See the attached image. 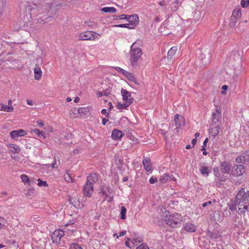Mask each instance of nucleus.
Masks as SVG:
<instances>
[{
  "instance_id": "1",
  "label": "nucleus",
  "mask_w": 249,
  "mask_h": 249,
  "mask_svg": "<svg viewBox=\"0 0 249 249\" xmlns=\"http://www.w3.org/2000/svg\"><path fill=\"white\" fill-rule=\"evenodd\" d=\"M231 168L230 163L226 161L221 162L219 168L218 167L213 168V173L218 179L221 181H225L227 178V176H225V174H228Z\"/></svg>"
},
{
  "instance_id": "2",
  "label": "nucleus",
  "mask_w": 249,
  "mask_h": 249,
  "mask_svg": "<svg viewBox=\"0 0 249 249\" xmlns=\"http://www.w3.org/2000/svg\"><path fill=\"white\" fill-rule=\"evenodd\" d=\"M121 93L124 102H118L117 107L119 109H126L133 103L134 98L132 97V93L125 89H122Z\"/></svg>"
},
{
  "instance_id": "3",
  "label": "nucleus",
  "mask_w": 249,
  "mask_h": 249,
  "mask_svg": "<svg viewBox=\"0 0 249 249\" xmlns=\"http://www.w3.org/2000/svg\"><path fill=\"white\" fill-rule=\"evenodd\" d=\"M101 35L97 32L86 30L81 32L78 35V39L82 41H93L100 38Z\"/></svg>"
},
{
  "instance_id": "4",
  "label": "nucleus",
  "mask_w": 249,
  "mask_h": 249,
  "mask_svg": "<svg viewBox=\"0 0 249 249\" xmlns=\"http://www.w3.org/2000/svg\"><path fill=\"white\" fill-rule=\"evenodd\" d=\"M130 54L131 63L134 65L141 58L142 54V49L138 47L136 43H134L131 46Z\"/></svg>"
},
{
  "instance_id": "5",
  "label": "nucleus",
  "mask_w": 249,
  "mask_h": 249,
  "mask_svg": "<svg viewBox=\"0 0 249 249\" xmlns=\"http://www.w3.org/2000/svg\"><path fill=\"white\" fill-rule=\"evenodd\" d=\"M164 220L167 225L172 226L173 227H177L182 221L180 214L178 213L169 214L168 212L166 213Z\"/></svg>"
},
{
  "instance_id": "6",
  "label": "nucleus",
  "mask_w": 249,
  "mask_h": 249,
  "mask_svg": "<svg viewBox=\"0 0 249 249\" xmlns=\"http://www.w3.org/2000/svg\"><path fill=\"white\" fill-rule=\"evenodd\" d=\"M235 201L241 204L249 203V191L245 192V188L241 189L235 197Z\"/></svg>"
},
{
  "instance_id": "7",
  "label": "nucleus",
  "mask_w": 249,
  "mask_h": 249,
  "mask_svg": "<svg viewBox=\"0 0 249 249\" xmlns=\"http://www.w3.org/2000/svg\"><path fill=\"white\" fill-rule=\"evenodd\" d=\"M64 231L62 230L58 229L55 230L52 235L53 243L56 245L63 246V245H61V239L64 236Z\"/></svg>"
},
{
  "instance_id": "8",
  "label": "nucleus",
  "mask_w": 249,
  "mask_h": 249,
  "mask_svg": "<svg viewBox=\"0 0 249 249\" xmlns=\"http://www.w3.org/2000/svg\"><path fill=\"white\" fill-rule=\"evenodd\" d=\"M246 172V169L243 165H234L231 169V174L234 177H239Z\"/></svg>"
},
{
  "instance_id": "9",
  "label": "nucleus",
  "mask_w": 249,
  "mask_h": 249,
  "mask_svg": "<svg viewBox=\"0 0 249 249\" xmlns=\"http://www.w3.org/2000/svg\"><path fill=\"white\" fill-rule=\"evenodd\" d=\"M221 120V111L219 109L216 108L213 112L212 116L211 125L219 124Z\"/></svg>"
},
{
  "instance_id": "10",
  "label": "nucleus",
  "mask_w": 249,
  "mask_h": 249,
  "mask_svg": "<svg viewBox=\"0 0 249 249\" xmlns=\"http://www.w3.org/2000/svg\"><path fill=\"white\" fill-rule=\"evenodd\" d=\"M27 134L26 131L22 129H19L11 131L10 132V136L12 139L16 140L18 137L25 136Z\"/></svg>"
},
{
  "instance_id": "11",
  "label": "nucleus",
  "mask_w": 249,
  "mask_h": 249,
  "mask_svg": "<svg viewBox=\"0 0 249 249\" xmlns=\"http://www.w3.org/2000/svg\"><path fill=\"white\" fill-rule=\"evenodd\" d=\"M83 191L85 196L90 197L94 191L93 186L86 183L83 186Z\"/></svg>"
},
{
  "instance_id": "12",
  "label": "nucleus",
  "mask_w": 249,
  "mask_h": 249,
  "mask_svg": "<svg viewBox=\"0 0 249 249\" xmlns=\"http://www.w3.org/2000/svg\"><path fill=\"white\" fill-rule=\"evenodd\" d=\"M74 223L73 221H70L69 223L64 225L63 230H62L64 231V233L70 234L76 231V228L73 225Z\"/></svg>"
},
{
  "instance_id": "13",
  "label": "nucleus",
  "mask_w": 249,
  "mask_h": 249,
  "mask_svg": "<svg viewBox=\"0 0 249 249\" xmlns=\"http://www.w3.org/2000/svg\"><path fill=\"white\" fill-rule=\"evenodd\" d=\"M38 12L39 18H40L41 21L46 22L47 21H46V20L50 17L48 15V9L46 8L42 7L39 8Z\"/></svg>"
},
{
  "instance_id": "14",
  "label": "nucleus",
  "mask_w": 249,
  "mask_h": 249,
  "mask_svg": "<svg viewBox=\"0 0 249 249\" xmlns=\"http://www.w3.org/2000/svg\"><path fill=\"white\" fill-rule=\"evenodd\" d=\"M238 206V213L240 214H245L246 213L249 212V203H243L241 204L239 203H236Z\"/></svg>"
},
{
  "instance_id": "15",
  "label": "nucleus",
  "mask_w": 249,
  "mask_h": 249,
  "mask_svg": "<svg viewBox=\"0 0 249 249\" xmlns=\"http://www.w3.org/2000/svg\"><path fill=\"white\" fill-rule=\"evenodd\" d=\"M98 179V176L97 173L92 172L89 174L87 178V183H89V185L93 186Z\"/></svg>"
},
{
  "instance_id": "16",
  "label": "nucleus",
  "mask_w": 249,
  "mask_h": 249,
  "mask_svg": "<svg viewBox=\"0 0 249 249\" xmlns=\"http://www.w3.org/2000/svg\"><path fill=\"white\" fill-rule=\"evenodd\" d=\"M174 122L175 123L177 129L184 126L185 124V121L184 119L178 114L175 115L174 117Z\"/></svg>"
},
{
  "instance_id": "17",
  "label": "nucleus",
  "mask_w": 249,
  "mask_h": 249,
  "mask_svg": "<svg viewBox=\"0 0 249 249\" xmlns=\"http://www.w3.org/2000/svg\"><path fill=\"white\" fill-rule=\"evenodd\" d=\"M220 129V127L219 124H214V125H211L209 129V133L212 137H215L219 134Z\"/></svg>"
},
{
  "instance_id": "18",
  "label": "nucleus",
  "mask_w": 249,
  "mask_h": 249,
  "mask_svg": "<svg viewBox=\"0 0 249 249\" xmlns=\"http://www.w3.org/2000/svg\"><path fill=\"white\" fill-rule=\"evenodd\" d=\"M6 146L8 148L9 152L13 154L19 153L21 152L20 147L17 144L9 143L6 144Z\"/></svg>"
},
{
  "instance_id": "19",
  "label": "nucleus",
  "mask_w": 249,
  "mask_h": 249,
  "mask_svg": "<svg viewBox=\"0 0 249 249\" xmlns=\"http://www.w3.org/2000/svg\"><path fill=\"white\" fill-rule=\"evenodd\" d=\"M178 48L177 46L172 47L168 52L167 59L170 60L174 61V58L176 56Z\"/></svg>"
},
{
  "instance_id": "20",
  "label": "nucleus",
  "mask_w": 249,
  "mask_h": 249,
  "mask_svg": "<svg viewBox=\"0 0 249 249\" xmlns=\"http://www.w3.org/2000/svg\"><path fill=\"white\" fill-rule=\"evenodd\" d=\"M127 21H128V22L130 23V24L133 26V27L134 28L135 26H136L139 22V17L136 14H134L131 16H129L127 19Z\"/></svg>"
},
{
  "instance_id": "21",
  "label": "nucleus",
  "mask_w": 249,
  "mask_h": 249,
  "mask_svg": "<svg viewBox=\"0 0 249 249\" xmlns=\"http://www.w3.org/2000/svg\"><path fill=\"white\" fill-rule=\"evenodd\" d=\"M86 109L84 107H80L78 109L74 108L72 109V113L74 114V117L78 118L79 117H82L85 114V112Z\"/></svg>"
},
{
  "instance_id": "22",
  "label": "nucleus",
  "mask_w": 249,
  "mask_h": 249,
  "mask_svg": "<svg viewBox=\"0 0 249 249\" xmlns=\"http://www.w3.org/2000/svg\"><path fill=\"white\" fill-rule=\"evenodd\" d=\"M124 135V134H123V132L117 129H115L113 130L112 132L111 138L114 140L118 141L120 140Z\"/></svg>"
},
{
  "instance_id": "23",
  "label": "nucleus",
  "mask_w": 249,
  "mask_h": 249,
  "mask_svg": "<svg viewBox=\"0 0 249 249\" xmlns=\"http://www.w3.org/2000/svg\"><path fill=\"white\" fill-rule=\"evenodd\" d=\"M241 9L240 7L238 6L234 7L231 17L239 20L241 17Z\"/></svg>"
},
{
  "instance_id": "24",
  "label": "nucleus",
  "mask_w": 249,
  "mask_h": 249,
  "mask_svg": "<svg viewBox=\"0 0 249 249\" xmlns=\"http://www.w3.org/2000/svg\"><path fill=\"white\" fill-rule=\"evenodd\" d=\"M142 164L144 166V169L147 172H149L152 169V164L151 160L148 158H145L142 160Z\"/></svg>"
},
{
  "instance_id": "25",
  "label": "nucleus",
  "mask_w": 249,
  "mask_h": 249,
  "mask_svg": "<svg viewBox=\"0 0 249 249\" xmlns=\"http://www.w3.org/2000/svg\"><path fill=\"white\" fill-rule=\"evenodd\" d=\"M34 78L36 80L39 81L41 79L42 71L40 68L37 65L34 69Z\"/></svg>"
},
{
  "instance_id": "26",
  "label": "nucleus",
  "mask_w": 249,
  "mask_h": 249,
  "mask_svg": "<svg viewBox=\"0 0 249 249\" xmlns=\"http://www.w3.org/2000/svg\"><path fill=\"white\" fill-rule=\"evenodd\" d=\"M199 170L201 175L205 177H208L210 172L209 167L205 165L202 166Z\"/></svg>"
},
{
  "instance_id": "27",
  "label": "nucleus",
  "mask_w": 249,
  "mask_h": 249,
  "mask_svg": "<svg viewBox=\"0 0 249 249\" xmlns=\"http://www.w3.org/2000/svg\"><path fill=\"white\" fill-rule=\"evenodd\" d=\"M184 230L188 232H194L196 230V226L192 223H187L184 226Z\"/></svg>"
},
{
  "instance_id": "28",
  "label": "nucleus",
  "mask_w": 249,
  "mask_h": 249,
  "mask_svg": "<svg viewBox=\"0 0 249 249\" xmlns=\"http://www.w3.org/2000/svg\"><path fill=\"white\" fill-rule=\"evenodd\" d=\"M111 93V90L109 89H106L103 91H97L96 92L97 96L100 98L103 96H107Z\"/></svg>"
},
{
  "instance_id": "29",
  "label": "nucleus",
  "mask_w": 249,
  "mask_h": 249,
  "mask_svg": "<svg viewBox=\"0 0 249 249\" xmlns=\"http://www.w3.org/2000/svg\"><path fill=\"white\" fill-rule=\"evenodd\" d=\"M171 178V176L167 174H164L161 175L160 178V182L163 184L166 183L168 180Z\"/></svg>"
},
{
  "instance_id": "30",
  "label": "nucleus",
  "mask_w": 249,
  "mask_h": 249,
  "mask_svg": "<svg viewBox=\"0 0 249 249\" xmlns=\"http://www.w3.org/2000/svg\"><path fill=\"white\" fill-rule=\"evenodd\" d=\"M0 111L7 112H12V108L11 107H9L6 105L3 104L2 103H0Z\"/></svg>"
},
{
  "instance_id": "31",
  "label": "nucleus",
  "mask_w": 249,
  "mask_h": 249,
  "mask_svg": "<svg viewBox=\"0 0 249 249\" xmlns=\"http://www.w3.org/2000/svg\"><path fill=\"white\" fill-rule=\"evenodd\" d=\"M101 11L105 13H115L116 12L117 10L114 7H105L102 8Z\"/></svg>"
},
{
  "instance_id": "32",
  "label": "nucleus",
  "mask_w": 249,
  "mask_h": 249,
  "mask_svg": "<svg viewBox=\"0 0 249 249\" xmlns=\"http://www.w3.org/2000/svg\"><path fill=\"white\" fill-rule=\"evenodd\" d=\"M238 19L236 18H233L231 17L230 22L229 24L230 28L231 29L235 28L236 26V25L238 23Z\"/></svg>"
},
{
  "instance_id": "33",
  "label": "nucleus",
  "mask_w": 249,
  "mask_h": 249,
  "mask_svg": "<svg viewBox=\"0 0 249 249\" xmlns=\"http://www.w3.org/2000/svg\"><path fill=\"white\" fill-rule=\"evenodd\" d=\"M33 131L36 133L38 137H42L43 139H45L46 138L45 133L38 129H35Z\"/></svg>"
},
{
  "instance_id": "34",
  "label": "nucleus",
  "mask_w": 249,
  "mask_h": 249,
  "mask_svg": "<svg viewBox=\"0 0 249 249\" xmlns=\"http://www.w3.org/2000/svg\"><path fill=\"white\" fill-rule=\"evenodd\" d=\"M126 209L124 206L121 207V219H125L126 218Z\"/></svg>"
},
{
  "instance_id": "35",
  "label": "nucleus",
  "mask_w": 249,
  "mask_h": 249,
  "mask_svg": "<svg viewBox=\"0 0 249 249\" xmlns=\"http://www.w3.org/2000/svg\"><path fill=\"white\" fill-rule=\"evenodd\" d=\"M20 178L22 181L25 184H28L29 183V178L25 174H22L20 176Z\"/></svg>"
},
{
  "instance_id": "36",
  "label": "nucleus",
  "mask_w": 249,
  "mask_h": 249,
  "mask_svg": "<svg viewBox=\"0 0 249 249\" xmlns=\"http://www.w3.org/2000/svg\"><path fill=\"white\" fill-rule=\"evenodd\" d=\"M37 180L38 182L37 185L39 186H40V187H42V186L48 187V184L47 182V181H43L40 178H38Z\"/></svg>"
},
{
  "instance_id": "37",
  "label": "nucleus",
  "mask_w": 249,
  "mask_h": 249,
  "mask_svg": "<svg viewBox=\"0 0 249 249\" xmlns=\"http://www.w3.org/2000/svg\"><path fill=\"white\" fill-rule=\"evenodd\" d=\"M124 76L129 80L133 81L135 80L134 74L128 71H127Z\"/></svg>"
},
{
  "instance_id": "38",
  "label": "nucleus",
  "mask_w": 249,
  "mask_h": 249,
  "mask_svg": "<svg viewBox=\"0 0 249 249\" xmlns=\"http://www.w3.org/2000/svg\"><path fill=\"white\" fill-rule=\"evenodd\" d=\"M235 161L238 163H243L246 162L245 159L243 155L237 157L235 159Z\"/></svg>"
},
{
  "instance_id": "39",
  "label": "nucleus",
  "mask_w": 249,
  "mask_h": 249,
  "mask_svg": "<svg viewBox=\"0 0 249 249\" xmlns=\"http://www.w3.org/2000/svg\"><path fill=\"white\" fill-rule=\"evenodd\" d=\"M178 0H175L174 2H173L172 3V5L174 7L172 9V11L173 12H176L178 9Z\"/></svg>"
},
{
  "instance_id": "40",
  "label": "nucleus",
  "mask_w": 249,
  "mask_h": 249,
  "mask_svg": "<svg viewBox=\"0 0 249 249\" xmlns=\"http://www.w3.org/2000/svg\"><path fill=\"white\" fill-rule=\"evenodd\" d=\"M69 249H82V248L77 244L72 243L70 245Z\"/></svg>"
},
{
  "instance_id": "41",
  "label": "nucleus",
  "mask_w": 249,
  "mask_h": 249,
  "mask_svg": "<svg viewBox=\"0 0 249 249\" xmlns=\"http://www.w3.org/2000/svg\"><path fill=\"white\" fill-rule=\"evenodd\" d=\"M65 179L68 182H72L73 181L70 175L67 173L65 176Z\"/></svg>"
},
{
  "instance_id": "42",
  "label": "nucleus",
  "mask_w": 249,
  "mask_h": 249,
  "mask_svg": "<svg viewBox=\"0 0 249 249\" xmlns=\"http://www.w3.org/2000/svg\"><path fill=\"white\" fill-rule=\"evenodd\" d=\"M237 204L236 203H233L232 204H231L229 205V209L231 211H233L236 210L237 209Z\"/></svg>"
},
{
  "instance_id": "43",
  "label": "nucleus",
  "mask_w": 249,
  "mask_h": 249,
  "mask_svg": "<svg viewBox=\"0 0 249 249\" xmlns=\"http://www.w3.org/2000/svg\"><path fill=\"white\" fill-rule=\"evenodd\" d=\"M241 5L242 7H247L248 6H249V2L246 1V0H241Z\"/></svg>"
},
{
  "instance_id": "44",
  "label": "nucleus",
  "mask_w": 249,
  "mask_h": 249,
  "mask_svg": "<svg viewBox=\"0 0 249 249\" xmlns=\"http://www.w3.org/2000/svg\"><path fill=\"white\" fill-rule=\"evenodd\" d=\"M246 161L249 160V151H246L243 155Z\"/></svg>"
},
{
  "instance_id": "45",
  "label": "nucleus",
  "mask_w": 249,
  "mask_h": 249,
  "mask_svg": "<svg viewBox=\"0 0 249 249\" xmlns=\"http://www.w3.org/2000/svg\"><path fill=\"white\" fill-rule=\"evenodd\" d=\"M158 179L157 178H156V177H154L153 176H152V177L150 178L149 179V182L151 183V184H154L156 182H158Z\"/></svg>"
},
{
  "instance_id": "46",
  "label": "nucleus",
  "mask_w": 249,
  "mask_h": 249,
  "mask_svg": "<svg viewBox=\"0 0 249 249\" xmlns=\"http://www.w3.org/2000/svg\"><path fill=\"white\" fill-rule=\"evenodd\" d=\"M137 249H149V248L146 245L144 244H142L141 245L139 246L137 248Z\"/></svg>"
},
{
  "instance_id": "47",
  "label": "nucleus",
  "mask_w": 249,
  "mask_h": 249,
  "mask_svg": "<svg viewBox=\"0 0 249 249\" xmlns=\"http://www.w3.org/2000/svg\"><path fill=\"white\" fill-rule=\"evenodd\" d=\"M36 124L40 127H42L44 125V122L41 120H38L36 121Z\"/></svg>"
},
{
  "instance_id": "48",
  "label": "nucleus",
  "mask_w": 249,
  "mask_h": 249,
  "mask_svg": "<svg viewBox=\"0 0 249 249\" xmlns=\"http://www.w3.org/2000/svg\"><path fill=\"white\" fill-rule=\"evenodd\" d=\"M44 129L48 132H52L53 131V128L52 126L48 125L47 127L44 128Z\"/></svg>"
},
{
  "instance_id": "49",
  "label": "nucleus",
  "mask_w": 249,
  "mask_h": 249,
  "mask_svg": "<svg viewBox=\"0 0 249 249\" xmlns=\"http://www.w3.org/2000/svg\"><path fill=\"white\" fill-rule=\"evenodd\" d=\"M116 70H117L118 71L122 73L124 75H125V73L127 72V71L124 70V69H123L120 67H117Z\"/></svg>"
},
{
  "instance_id": "50",
  "label": "nucleus",
  "mask_w": 249,
  "mask_h": 249,
  "mask_svg": "<svg viewBox=\"0 0 249 249\" xmlns=\"http://www.w3.org/2000/svg\"><path fill=\"white\" fill-rule=\"evenodd\" d=\"M12 101L11 100H9L8 101V105L7 106H8L9 107H11L12 108V112L14 111V107H13V105H12Z\"/></svg>"
},
{
  "instance_id": "51",
  "label": "nucleus",
  "mask_w": 249,
  "mask_h": 249,
  "mask_svg": "<svg viewBox=\"0 0 249 249\" xmlns=\"http://www.w3.org/2000/svg\"><path fill=\"white\" fill-rule=\"evenodd\" d=\"M4 221V219L2 217L0 216V228H2L3 226Z\"/></svg>"
},
{
  "instance_id": "52",
  "label": "nucleus",
  "mask_w": 249,
  "mask_h": 249,
  "mask_svg": "<svg viewBox=\"0 0 249 249\" xmlns=\"http://www.w3.org/2000/svg\"><path fill=\"white\" fill-rule=\"evenodd\" d=\"M128 16H127L125 14H122L120 16V18L121 19H125L127 20Z\"/></svg>"
},
{
  "instance_id": "53",
  "label": "nucleus",
  "mask_w": 249,
  "mask_h": 249,
  "mask_svg": "<svg viewBox=\"0 0 249 249\" xmlns=\"http://www.w3.org/2000/svg\"><path fill=\"white\" fill-rule=\"evenodd\" d=\"M125 28H127L129 29H134L133 26H132L130 23H126L124 24Z\"/></svg>"
},
{
  "instance_id": "54",
  "label": "nucleus",
  "mask_w": 249,
  "mask_h": 249,
  "mask_svg": "<svg viewBox=\"0 0 249 249\" xmlns=\"http://www.w3.org/2000/svg\"><path fill=\"white\" fill-rule=\"evenodd\" d=\"M159 4L161 6H165L166 5V2L165 0H161V1H160L159 2Z\"/></svg>"
},
{
  "instance_id": "55",
  "label": "nucleus",
  "mask_w": 249,
  "mask_h": 249,
  "mask_svg": "<svg viewBox=\"0 0 249 249\" xmlns=\"http://www.w3.org/2000/svg\"><path fill=\"white\" fill-rule=\"evenodd\" d=\"M112 27L125 28V25H124V24H117V25H114L112 26Z\"/></svg>"
},
{
  "instance_id": "56",
  "label": "nucleus",
  "mask_w": 249,
  "mask_h": 249,
  "mask_svg": "<svg viewBox=\"0 0 249 249\" xmlns=\"http://www.w3.org/2000/svg\"><path fill=\"white\" fill-rule=\"evenodd\" d=\"M130 241V239L129 238H128L127 241H126L125 242V245L126 246V247H128L130 248H131V247L129 245V241Z\"/></svg>"
},
{
  "instance_id": "57",
  "label": "nucleus",
  "mask_w": 249,
  "mask_h": 249,
  "mask_svg": "<svg viewBox=\"0 0 249 249\" xmlns=\"http://www.w3.org/2000/svg\"><path fill=\"white\" fill-rule=\"evenodd\" d=\"M126 233V231H122L119 233V236L122 237L124 236Z\"/></svg>"
},
{
  "instance_id": "58",
  "label": "nucleus",
  "mask_w": 249,
  "mask_h": 249,
  "mask_svg": "<svg viewBox=\"0 0 249 249\" xmlns=\"http://www.w3.org/2000/svg\"><path fill=\"white\" fill-rule=\"evenodd\" d=\"M216 202V201L215 199H213V200L208 201L207 202V203L208 204V205H210L212 204H213V203H215Z\"/></svg>"
},
{
  "instance_id": "59",
  "label": "nucleus",
  "mask_w": 249,
  "mask_h": 249,
  "mask_svg": "<svg viewBox=\"0 0 249 249\" xmlns=\"http://www.w3.org/2000/svg\"><path fill=\"white\" fill-rule=\"evenodd\" d=\"M108 121V120L106 118H103L102 121V124L103 125H105L107 122Z\"/></svg>"
},
{
  "instance_id": "60",
  "label": "nucleus",
  "mask_w": 249,
  "mask_h": 249,
  "mask_svg": "<svg viewBox=\"0 0 249 249\" xmlns=\"http://www.w3.org/2000/svg\"><path fill=\"white\" fill-rule=\"evenodd\" d=\"M27 104L29 105L32 106L33 105V102L30 100H27Z\"/></svg>"
},
{
  "instance_id": "61",
  "label": "nucleus",
  "mask_w": 249,
  "mask_h": 249,
  "mask_svg": "<svg viewBox=\"0 0 249 249\" xmlns=\"http://www.w3.org/2000/svg\"><path fill=\"white\" fill-rule=\"evenodd\" d=\"M101 113L103 114H107V115H108V114L107 113V110L106 109H103L102 110H101Z\"/></svg>"
},
{
  "instance_id": "62",
  "label": "nucleus",
  "mask_w": 249,
  "mask_h": 249,
  "mask_svg": "<svg viewBox=\"0 0 249 249\" xmlns=\"http://www.w3.org/2000/svg\"><path fill=\"white\" fill-rule=\"evenodd\" d=\"M192 143L193 145V146L195 145V144L196 143V139H193L192 140Z\"/></svg>"
},
{
  "instance_id": "63",
  "label": "nucleus",
  "mask_w": 249,
  "mask_h": 249,
  "mask_svg": "<svg viewBox=\"0 0 249 249\" xmlns=\"http://www.w3.org/2000/svg\"><path fill=\"white\" fill-rule=\"evenodd\" d=\"M222 89L224 90H226L227 89H228V86L227 85H224L222 87Z\"/></svg>"
},
{
  "instance_id": "64",
  "label": "nucleus",
  "mask_w": 249,
  "mask_h": 249,
  "mask_svg": "<svg viewBox=\"0 0 249 249\" xmlns=\"http://www.w3.org/2000/svg\"><path fill=\"white\" fill-rule=\"evenodd\" d=\"M58 165L57 164H56V162L55 161V162L53 164V165H52V167H53V168H56V167H58Z\"/></svg>"
}]
</instances>
